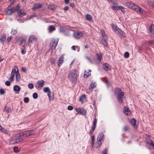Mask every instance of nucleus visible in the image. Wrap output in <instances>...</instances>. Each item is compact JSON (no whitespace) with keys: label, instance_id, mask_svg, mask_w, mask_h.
<instances>
[{"label":"nucleus","instance_id":"1","mask_svg":"<svg viewBox=\"0 0 154 154\" xmlns=\"http://www.w3.org/2000/svg\"><path fill=\"white\" fill-rule=\"evenodd\" d=\"M78 75V71L75 69H73L68 73V78L73 84H76L77 83Z\"/></svg>","mask_w":154,"mask_h":154},{"label":"nucleus","instance_id":"2","mask_svg":"<svg viewBox=\"0 0 154 154\" xmlns=\"http://www.w3.org/2000/svg\"><path fill=\"white\" fill-rule=\"evenodd\" d=\"M114 94L116 96L118 102L122 103L124 100V93L121 88L117 87L115 88Z\"/></svg>","mask_w":154,"mask_h":154},{"label":"nucleus","instance_id":"3","mask_svg":"<svg viewBox=\"0 0 154 154\" xmlns=\"http://www.w3.org/2000/svg\"><path fill=\"white\" fill-rule=\"evenodd\" d=\"M10 3H11L10 5L8 7V14H10L13 13L15 11H18L20 8V6L19 5H17L16 6V8L14 9L13 8L14 2H15L14 0H11Z\"/></svg>","mask_w":154,"mask_h":154},{"label":"nucleus","instance_id":"4","mask_svg":"<svg viewBox=\"0 0 154 154\" xmlns=\"http://www.w3.org/2000/svg\"><path fill=\"white\" fill-rule=\"evenodd\" d=\"M112 28L115 33L120 37H124L125 36L124 32L120 29L116 25H112Z\"/></svg>","mask_w":154,"mask_h":154},{"label":"nucleus","instance_id":"5","mask_svg":"<svg viewBox=\"0 0 154 154\" xmlns=\"http://www.w3.org/2000/svg\"><path fill=\"white\" fill-rule=\"evenodd\" d=\"M35 132L33 130L26 131L21 133L19 135L20 138H24L30 135H32L35 134Z\"/></svg>","mask_w":154,"mask_h":154},{"label":"nucleus","instance_id":"6","mask_svg":"<svg viewBox=\"0 0 154 154\" xmlns=\"http://www.w3.org/2000/svg\"><path fill=\"white\" fill-rule=\"evenodd\" d=\"M23 140V138H20L19 137H15L11 138L10 140V144H14L20 142H22Z\"/></svg>","mask_w":154,"mask_h":154},{"label":"nucleus","instance_id":"7","mask_svg":"<svg viewBox=\"0 0 154 154\" xmlns=\"http://www.w3.org/2000/svg\"><path fill=\"white\" fill-rule=\"evenodd\" d=\"M59 41L58 38H53L50 44V47L52 50H54L57 44Z\"/></svg>","mask_w":154,"mask_h":154},{"label":"nucleus","instance_id":"8","mask_svg":"<svg viewBox=\"0 0 154 154\" xmlns=\"http://www.w3.org/2000/svg\"><path fill=\"white\" fill-rule=\"evenodd\" d=\"M70 31V30L68 27H62L60 30V32L63 33L66 36L69 35V32Z\"/></svg>","mask_w":154,"mask_h":154},{"label":"nucleus","instance_id":"9","mask_svg":"<svg viewBox=\"0 0 154 154\" xmlns=\"http://www.w3.org/2000/svg\"><path fill=\"white\" fill-rule=\"evenodd\" d=\"M17 69H18L16 66H14V69L12 70L11 74V77L9 78V80L11 82H12L14 81V78L15 74L16 75L17 73L16 70H17Z\"/></svg>","mask_w":154,"mask_h":154},{"label":"nucleus","instance_id":"10","mask_svg":"<svg viewBox=\"0 0 154 154\" xmlns=\"http://www.w3.org/2000/svg\"><path fill=\"white\" fill-rule=\"evenodd\" d=\"M103 132L100 133L98 135L97 138V143L100 146L102 144L101 141L103 140Z\"/></svg>","mask_w":154,"mask_h":154},{"label":"nucleus","instance_id":"11","mask_svg":"<svg viewBox=\"0 0 154 154\" xmlns=\"http://www.w3.org/2000/svg\"><path fill=\"white\" fill-rule=\"evenodd\" d=\"M132 9L140 13L143 14V10L141 8L135 4L133 6Z\"/></svg>","mask_w":154,"mask_h":154},{"label":"nucleus","instance_id":"12","mask_svg":"<svg viewBox=\"0 0 154 154\" xmlns=\"http://www.w3.org/2000/svg\"><path fill=\"white\" fill-rule=\"evenodd\" d=\"M111 8L113 10L115 11L121 10V11L123 12L125 11L124 8L122 6H116L113 5L111 7Z\"/></svg>","mask_w":154,"mask_h":154},{"label":"nucleus","instance_id":"13","mask_svg":"<svg viewBox=\"0 0 154 154\" xmlns=\"http://www.w3.org/2000/svg\"><path fill=\"white\" fill-rule=\"evenodd\" d=\"M37 39V38L36 36L33 35H31L28 40V43L29 44L33 42H36Z\"/></svg>","mask_w":154,"mask_h":154},{"label":"nucleus","instance_id":"14","mask_svg":"<svg viewBox=\"0 0 154 154\" xmlns=\"http://www.w3.org/2000/svg\"><path fill=\"white\" fill-rule=\"evenodd\" d=\"M73 35L75 38H79L82 37L83 36V34L81 32H74Z\"/></svg>","mask_w":154,"mask_h":154},{"label":"nucleus","instance_id":"15","mask_svg":"<svg viewBox=\"0 0 154 154\" xmlns=\"http://www.w3.org/2000/svg\"><path fill=\"white\" fill-rule=\"evenodd\" d=\"M45 82L43 80L38 81L36 84V87L37 89H38L42 87L44 84Z\"/></svg>","mask_w":154,"mask_h":154},{"label":"nucleus","instance_id":"16","mask_svg":"<svg viewBox=\"0 0 154 154\" xmlns=\"http://www.w3.org/2000/svg\"><path fill=\"white\" fill-rule=\"evenodd\" d=\"M43 91L45 93H48V96L50 100H51V92L49 88L48 87H46L44 88Z\"/></svg>","mask_w":154,"mask_h":154},{"label":"nucleus","instance_id":"17","mask_svg":"<svg viewBox=\"0 0 154 154\" xmlns=\"http://www.w3.org/2000/svg\"><path fill=\"white\" fill-rule=\"evenodd\" d=\"M124 112L126 116L130 115L131 114V110L127 107H125L124 109Z\"/></svg>","mask_w":154,"mask_h":154},{"label":"nucleus","instance_id":"18","mask_svg":"<svg viewBox=\"0 0 154 154\" xmlns=\"http://www.w3.org/2000/svg\"><path fill=\"white\" fill-rule=\"evenodd\" d=\"M76 111L81 114L84 115L86 114V112L85 110L83 108H79L77 109H75Z\"/></svg>","mask_w":154,"mask_h":154},{"label":"nucleus","instance_id":"19","mask_svg":"<svg viewBox=\"0 0 154 154\" xmlns=\"http://www.w3.org/2000/svg\"><path fill=\"white\" fill-rule=\"evenodd\" d=\"M136 122L137 121L136 120L133 118L130 121V123L133 127L134 128H136L137 127V125H136Z\"/></svg>","mask_w":154,"mask_h":154},{"label":"nucleus","instance_id":"20","mask_svg":"<svg viewBox=\"0 0 154 154\" xmlns=\"http://www.w3.org/2000/svg\"><path fill=\"white\" fill-rule=\"evenodd\" d=\"M103 68L106 71L109 70L111 68L110 65L108 63H105L103 65Z\"/></svg>","mask_w":154,"mask_h":154},{"label":"nucleus","instance_id":"21","mask_svg":"<svg viewBox=\"0 0 154 154\" xmlns=\"http://www.w3.org/2000/svg\"><path fill=\"white\" fill-rule=\"evenodd\" d=\"M42 7V5L40 3L35 4L33 7L32 8V9L33 10H35L37 9L41 8Z\"/></svg>","mask_w":154,"mask_h":154},{"label":"nucleus","instance_id":"22","mask_svg":"<svg viewBox=\"0 0 154 154\" xmlns=\"http://www.w3.org/2000/svg\"><path fill=\"white\" fill-rule=\"evenodd\" d=\"M27 44L26 43V39L24 38L22 39L20 43V45L23 48H25L27 46Z\"/></svg>","mask_w":154,"mask_h":154},{"label":"nucleus","instance_id":"23","mask_svg":"<svg viewBox=\"0 0 154 154\" xmlns=\"http://www.w3.org/2000/svg\"><path fill=\"white\" fill-rule=\"evenodd\" d=\"M26 14V11L24 10H21L18 13V15L20 17L24 16Z\"/></svg>","mask_w":154,"mask_h":154},{"label":"nucleus","instance_id":"24","mask_svg":"<svg viewBox=\"0 0 154 154\" xmlns=\"http://www.w3.org/2000/svg\"><path fill=\"white\" fill-rule=\"evenodd\" d=\"M149 31L151 34H154V25L153 24H151L150 26L149 29Z\"/></svg>","mask_w":154,"mask_h":154},{"label":"nucleus","instance_id":"25","mask_svg":"<svg viewBox=\"0 0 154 154\" xmlns=\"http://www.w3.org/2000/svg\"><path fill=\"white\" fill-rule=\"evenodd\" d=\"M97 120L95 118L94 119V121L93 122V126L91 128V130L94 131L95 130V128L97 126Z\"/></svg>","mask_w":154,"mask_h":154},{"label":"nucleus","instance_id":"26","mask_svg":"<svg viewBox=\"0 0 154 154\" xmlns=\"http://www.w3.org/2000/svg\"><path fill=\"white\" fill-rule=\"evenodd\" d=\"M91 72V70H89L88 71H85L84 75V77L85 78H88L89 76L91 75V73L90 72Z\"/></svg>","mask_w":154,"mask_h":154},{"label":"nucleus","instance_id":"27","mask_svg":"<svg viewBox=\"0 0 154 154\" xmlns=\"http://www.w3.org/2000/svg\"><path fill=\"white\" fill-rule=\"evenodd\" d=\"M16 80L17 81H19L20 79H21V77L20 76V75L18 71V69H17V73H16Z\"/></svg>","mask_w":154,"mask_h":154},{"label":"nucleus","instance_id":"28","mask_svg":"<svg viewBox=\"0 0 154 154\" xmlns=\"http://www.w3.org/2000/svg\"><path fill=\"white\" fill-rule=\"evenodd\" d=\"M56 28L55 27L51 25L49 26L48 30L49 31V32L51 33L53 31L55 30Z\"/></svg>","mask_w":154,"mask_h":154},{"label":"nucleus","instance_id":"29","mask_svg":"<svg viewBox=\"0 0 154 154\" xmlns=\"http://www.w3.org/2000/svg\"><path fill=\"white\" fill-rule=\"evenodd\" d=\"M13 88L14 91H18V93H19V91H20L21 89L20 87L18 85H14V86Z\"/></svg>","mask_w":154,"mask_h":154},{"label":"nucleus","instance_id":"30","mask_svg":"<svg viewBox=\"0 0 154 154\" xmlns=\"http://www.w3.org/2000/svg\"><path fill=\"white\" fill-rule=\"evenodd\" d=\"M86 19L88 21H91L92 19V16L90 14H87L86 15Z\"/></svg>","mask_w":154,"mask_h":154},{"label":"nucleus","instance_id":"31","mask_svg":"<svg viewBox=\"0 0 154 154\" xmlns=\"http://www.w3.org/2000/svg\"><path fill=\"white\" fill-rule=\"evenodd\" d=\"M3 110L8 113H10L11 112V109L9 107H7L6 106L5 107Z\"/></svg>","mask_w":154,"mask_h":154},{"label":"nucleus","instance_id":"32","mask_svg":"<svg viewBox=\"0 0 154 154\" xmlns=\"http://www.w3.org/2000/svg\"><path fill=\"white\" fill-rule=\"evenodd\" d=\"M97 59L99 61L102 59V55L100 53L97 54L96 55Z\"/></svg>","mask_w":154,"mask_h":154},{"label":"nucleus","instance_id":"33","mask_svg":"<svg viewBox=\"0 0 154 154\" xmlns=\"http://www.w3.org/2000/svg\"><path fill=\"white\" fill-rule=\"evenodd\" d=\"M64 58V57L63 55L61 56V57L59 58L58 60V65L59 66H60L59 64L61 63L63 61Z\"/></svg>","mask_w":154,"mask_h":154},{"label":"nucleus","instance_id":"34","mask_svg":"<svg viewBox=\"0 0 154 154\" xmlns=\"http://www.w3.org/2000/svg\"><path fill=\"white\" fill-rule=\"evenodd\" d=\"M6 35L5 34L2 35L0 38V41L3 44L4 43L5 40Z\"/></svg>","mask_w":154,"mask_h":154},{"label":"nucleus","instance_id":"35","mask_svg":"<svg viewBox=\"0 0 154 154\" xmlns=\"http://www.w3.org/2000/svg\"><path fill=\"white\" fill-rule=\"evenodd\" d=\"M95 86V85L94 83H93L92 82L91 83L89 87V89L90 91H92V88Z\"/></svg>","mask_w":154,"mask_h":154},{"label":"nucleus","instance_id":"36","mask_svg":"<svg viewBox=\"0 0 154 154\" xmlns=\"http://www.w3.org/2000/svg\"><path fill=\"white\" fill-rule=\"evenodd\" d=\"M127 5L130 8H131L132 9L133 7L134 6V4L131 2H128L126 3Z\"/></svg>","mask_w":154,"mask_h":154},{"label":"nucleus","instance_id":"37","mask_svg":"<svg viewBox=\"0 0 154 154\" xmlns=\"http://www.w3.org/2000/svg\"><path fill=\"white\" fill-rule=\"evenodd\" d=\"M0 130L1 131L5 134H8V131L2 127L1 128H0Z\"/></svg>","mask_w":154,"mask_h":154},{"label":"nucleus","instance_id":"38","mask_svg":"<svg viewBox=\"0 0 154 154\" xmlns=\"http://www.w3.org/2000/svg\"><path fill=\"white\" fill-rule=\"evenodd\" d=\"M85 99V95H82L79 99V101L81 102H83L84 100Z\"/></svg>","mask_w":154,"mask_h":154},{"label":"nucleus","instance_id":"39","mask_svg":"<svg viewBox=\"0 0 154 154\" xmlns=\"http://www.w3.org/2000/svg\"><path fill=\"white\" fill-rule=\"evenodd\" d=\"M13 149L14 152L16 153H17L20 151V149H19L18 148L17 146L14 147Z\"/></svg>","mask_w":154,"mask_h":154},{"label":"nucleus","instance_id":"40","mask_svg":"<svg viewBox=\"0 0 154 154\" xmlns=\"http://www.w3.org/2000/svg\"><path fill=\"white\" fill-rule=\"evenodd\" d=\"M129 127L128 126H125L123 128V130L124 131H128L129 130Z\"/></svg>","mask_w":154,"mask_h":154},{"label":"nucleus","instance_id":"41","mask_svg":"<svg viewBox=\"0 0 154 154\" xmlns=\"http://www.w3.org/2000/svg\"><path fill=\"white\" fill-rule=\"evenodd\" d=\"M17 32V30L14 29H12L11 33L13 35H16Z\"/></svg>","mask_w":154,"mask_h":154},{"label":"nucleus","instance_id":"42","mask_svg":"<svg viewBox=\"0 0 154 154\" xmlns=\"http://www.w3.org/2000/svg\"><path fill=\"white\" fill-rule=\"evenodd\" d=\"M129 54L128 52H126L124 54V57L125 58H128L129 57Z\"/></svg>","mask_w":154,"mask_h":154},{"label":"nucleus","instance_id":"43","mask_svg":"<svg viewBox=\"0 0 154 154\" xmlns=\"http://www.w3.org/2000/svg\"><path fill=\"white\" fill-rule=\"evenodd\" d=\"M48 8L51 10H53L54 8V5L53 4L48 5Z\"/></svg>","mask_w":154,"mask_h":154},{"label":"nucleus","instance_id":"44","mask_svg":"<svg viewBox=\"0 0 154 154\" xmlns=\"http://www.w3.org/2000/svg\"><path fill=\"white\" fill-rule=\"evenodd\" d=\"M5 92V91L3 89L1 88L0 89V94L1 95L4 94Z\"/></svg>","mask_w":154,"mask_h":154},{"label":"nucleus","instance_id":"45","mask_svg":"<svg viewBox=\"0 0 154 154\" xmlns=\"http://www.w3.org/2000/svg\"><path fill=\"white\" fill-rule=\"evenodd\" d=\"M29 99L28 97H26L24 98V101L26 103H27L29 102Z\"/></svg>","mask_w":154,"mask_h":154},{"label":"nucleus","instance_id":"46","mask_svg":"<svg viewBox=\"0 0 154 154\" xmlns=\"http://www.w3.org/2000/svg\"><path fill=\"white\" fill-rule=\"evenodd\" d=\"M33 97L34 99H36L38 97V95L37 93H34L33 94Z\"/></svg>","mask_w":154,"mask_h":154},{"label":"nucleus","instance_id":"47","mask_svg":"<svg viewBox=\"0 0 154 154\" xmlns=\"http://www.w3.org/2000/svg\"><path fill=\"white\" fill-rule=\"evenodd\" d=\"M100 31H101V34H102V36L103 37L105 38L106 37V35H105V32H104V30H103L101 29Z\"/></svg>","mask_w":154,"mask_h":154},{"label":"nucleus","instance_id":"48","mask_svg":"<svg viewBox=\"0 0 154 154\" xmlns=\"http://www.w3.org/2000/svg\"><path fill=\"white\" fill-rule=\"evenodd\" d=\"M28 86L29 88L30 89L33 88L34 87L32 83L29 84Z\"/></svg>","mask_w":154,"mask_h":154},{"label":"nucleus","instance_id":"49","mask_svg":"<svg viewBox=\"0 0 154 154\" xmlns=\"http://www.w3.org/2000/svg\"><path fill=\"white\" fill-rule=\"evenodd\" d=\"M146 42L148 44L150 45L154 43V41L152 40H149L147 41H146Z\"/></svg>","mask_w":154,"mask_h":154},{"label":"nucleus","instance_id":"50","mask_svg":"<svg viewBox=\"0 0 154 154\" xmlns=\"http://www.w3.org/2000/svg\"><path fill=\"white\" fill-rule=\"evenodd\" d=\"M103 154H107V149L106 148H105L102 151Z\"/></svg>","mask_w":154,"mask_h":154},{"label":"nucleus","instance_id":"51","mask_svg":"<svg viewBox=\"0 0 154 154\" xmlns=\"http://www.w3.org/2000/svg\"><path fill=\"white\" fill-rule=\"evenodd\" d=\"M148 143L151 146H152L153 148H154V143L151 140H150L148 142Z\"/></svg>","mask_w":154,"mask_h":154},{"label":"nucleus","instance_id":"52","mask_svg":"<svg viewBox=\"0 0 154 154\" xmlns=\"http://www.w3.org/2000/svg\"><path fill=\"white\" fill-rule=\"evenodd\" d=\"M5 85L8 86H9L11 85V83L9 81H7L5 82Z\"/></svg>","mask_w":154,"mask_h":154},{"label":"nucleus","instance_id":"53","mask_svg":"<svg viewBox=\"0 0 154 154\" xmlns=\"http://www.w3.org/2000/svg\"><path fill=\"white\" fill-rule=\"evenodd\" d=\"M50 60L51 61V63L52 64H55L54 61L55 59L53 58H51L50 59Z\"/></svg>","mask_w":154,"mask_h":154},{"label":"nucleus","instance_id":"54","mask_svg":"<svg viewBox=\"0 0 154 154\" xmlns=\"http://www.w3.org/2000/svg\"><path fill=\"white\" fill-rule=\"evenodd\" d=\"M21 69L22 71L24 72H26L27 71V69L25 67H23L21 68Z\"/></svg>","mask_w":154,"mask_h":154},{"label":"nucleus","instance_id":"55","mask_svg":"<svg viewBox=\"0 0 154 154\" xmlns=\"http://www.w3.org/2000/svg\"><path fill=\"white\" fill-rule=\"evenodd\" d=\"M85 58L90 63H92V61L90 58L88 57H86Z\"/></svg>","mask_w":154,"mask_h":154},{"label":"nucleus","instance_id":"56","mask_svg":"<svg viewBox=\"0 0 154 154\" xmlns=\"http://www.w3.org/2000/svg\"><path fill=\"white\" fill-rule=\"evenodd\" d=\"M73 108V107L72 106H69L67 108V109L69 110H72Z\"/></svg>","mask_w":154,"mask_h":154},{"label":"nucleus","instance_id":"57","mask_svg":"<svg viewBox=\"0 0 154 154\" xmlns=\"http://www.w3.org/2000/svg\"><path fill=\"white\" fill-rule=\"evenodd\" d=\"M12 38V37L11 36H10L8 37L7 39V40L8 41V42H9L11 40Z\"/></svg>","mask_w":154,"mask_h":154},{"label":"nucleus","instance_id":"58","mask_svg":"<svg viewBox=\"0 0 154 154\" xmlns=\"http://www.w3.org/2000/svg\"><path fill=\"white\" fill-rule=\"evenodd\" d=\"M101 79L103 82H104L105 83L106 82L108 81L106 79V78H101Z\"/></svg>","mask_w":154,"mask_h":154},{"label":"nucleus","instance_id":"59","mask_svg":"<svg viewBox=\"0 0 154 154\" xmlns=\"http://www.w3.org/2000/svg\"><path fill=\"white\" fill-rule=\"evenodd\" d=\"M103 45L104 46H106L107 45V43L105 40H104Z\"/></svg>","mask_w":154,"mask_h":154},{"label":"nucleus","instance_id":"60","mask_svg":"<svg viewBox=\"0 0 154 154\" xmlns=\"http://www.w3.org/2000/svg\"><path fill=\"white\" fill-rule=\"evenodd\" d=\"M26 52V51L24 49L23 50H22L21 51V53L23 54H25Z\"/></svg>","mask_w":154,"mask_h":154},{"label":"nucleus","instance_id":"61","mask_svg":"<svg viewBox=\"0 0 154 154\" xmlns=\"http://www.w3.org/2000/svg\"><path fill=\"white\" fill-rule=\"evenodd\" d=\"M105 83L108 87H109L110 85V83L108 81Z\"/></svg>","mask_w":154,"mask_h":154},{"label":"nucleus","instance_id":"62","mask_svg":"<svg viewBox=\"0 0 154 154\" xmlns=\"http://www.w3.org/2000/svg\"><path fill=\"white\" fill-rule=\"evenodd\" d=\"M70 0H64V2L66 4H68Z\"/></svg>","mask_w":154,"mask_h":154},{"label":"nucleus","instance_id":"63","mask_svg":"<svg viewBox=\"0 0 154 154\" xmlns=\"http://www.w3.org/2000/svg\"><path fill=\"white\" fill-rule=\"evenodd\" d=\"M94 139H95V136L94 135H93L91 137V140H92V141H94Z\"/></svg>","mask_w":154,"mask_h":154},{"label":"nucleus","instance_id":"64","mask_svg":"<svg viewBox=\"0 0 154 154\" xmlns=\"http://www.w3.org/2000/svg\"><path fill=\"white\" fill-rule=\"evenodd\" d=\"M69 9V7L68 6H65L64 8V10L66 11L67 10Z\"/></svg>","mask_w":154,"mask_h":154}]
</instances>
